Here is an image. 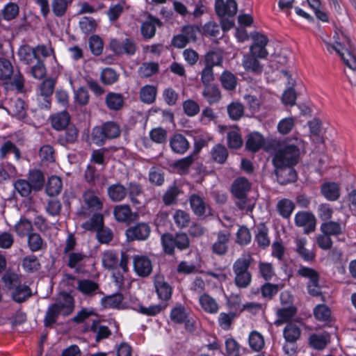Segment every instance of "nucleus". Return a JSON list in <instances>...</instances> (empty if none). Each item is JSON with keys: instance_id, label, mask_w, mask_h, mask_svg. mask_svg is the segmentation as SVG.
<instances>
[{"instance_id": "dca6fc26", "label": "nucleus", "mask_w": 356, "mask_h": 356, "mask_svg": "<svg viewBox=\"0 0 356 356\" xmlns=\"http://www.w3.org/2000/svg\"><path fill=\"white\" fill-rule=\"evenodd\" d=\"M115 219L119 222L130 223L136 215L132 212L128 204H119L113 208Z\"/></svg>"}, {"instance_id": "72a5a7b5", "label": "nucleus", "mask_w": 356, "mask_h": 356, "mask_svg": "<svg viewBox=\"0 0 356 356\" xmlns=\"http://www.w3.org/2000/svg\"><path fill=\"white\" fill-rule=\"evenodd\" d=\"M301 330L295 323H289L283 330V337L288 343H296L300 338Z\"/></svg>"}, {"instance_id": "423d86ee", "label": "nucleus", "mask_w": 356, "mask_h": 356, "mask_svg": "<svg viewBox=\"0 0 356 356\" xmlns=\"http://www.w3.org/2000/svg\"><path fill=\"white\" fill-rule=\"evenodd\" d=\"M215 10L218 16L220 17V23L223 31L231 29L234 23L232 20L225 19V17H233L237 12V3L235 0H216Z\"/></svg>"}, {"instance_id": "e2e57ef3", "label": "nucleus", "mask_w": 356, "mask_h": 356, "mask_svg": "<svg viewBox=\"0 0 356 356\" xmlns=\"http://www.w3.org/2000/svg\"><path fill=\"white\" fill-rule=\"evenodd\" d=\"M234 318L235 314L232 312H221L218 317V325L223 330H229Z\"/></svg>"}, {"instance_id": "412c9836", "label": "nucleus", "mask_w": 356, "mask_h": 356, "mask_svg": "<svg viewBox=\"0 0 356 356\" xmlns=\"http://www.w3.org/2000/svg\"><path fill=\"white\" fill-rule=\"evenodd\" d=\"M230 239V234L227 231L219 232L217 234V240L212 245L213 252L218 255H224L228 250V243Z\"/></svg>"}, {"instance_id": "393cba45", "label": "nucleus", "mask_w": 356, "mask_h": 356, "mask_svg": "<svg viewBox=\"0 0 356 356\" xmlns=\"http://www.w3.org/2000/svg\"><path fill=\"white\" fill-rule=\"evenodd\" d=\"M275 173L281 184L293 182L297 179V174L293 166L275 168Z\"/></svg>"}, {"instance_id": "f03ea898", "label": "nucleus", "mask_w": 356, "mask_h": 356, "mask_svg": "<svg viewBox=\"0 0 356 356\" xmlns=\"http://www.w3.org/2000/svg\"><path fill=\"white\" fill-rule=\"evenodd\" d=\"M273 163L275 168L296 165L299 161L300 151L305 149L304 141L298 138H287L283 141H274Z\"/></svg>"}, {"instance_id": "9d476101", "label": "nucleus", "mask_w": 356, "mask_h": 356, "mask_svg": "<svg viewBox=\"0 0 356 356\" xmlns=\"http://www.w3.org/2000/svg\"><path fill=\"white\" fill-rule=\"evenodd\" d=\"M250 188V184L248 180L244 177L237 178L232 184V192L239 200L236 204L241 209L245 208L246 196Z\"/></svg>"}, {"instance_id": "a211bd4d", "label": "nucleus", "mask_w": 356, "mask_h": 356, "mask_svg": "<svg viewBox=\"0 0 356 356\" xmlns=\"http://www.w3.org/2000/svg\"><path fill=\"white\" fill-rule=\"evenodd\" d=\"M330 341V335L327 332L313 333L308 339L309 346L314 350H322L326 348Z\"/></svg>"}, {"instance_id": "6e6552de", "label": "nucleus", "mask_w": 356, "mask_h": 356, "mask_svg": "<svg viewBox=\"0 0 356 356\" xmlns=\"http://www.w3.org/2000/svg\"><path fill=\"white\" fill-rule=\"evenodd\" d=\"M120 135V127L115 122H106L102 126L95 127L92 133V140L97 145H102L106 140L116 138Z\"/></svg>"}, {"instance_id": "3c124183", "label": "nucleus", "mask_w": 356, "mask_h": 356, "mask_svg": "<svg viewBox=\"0 0 356 356\" xmlns=\"http://www.w3.org/2000/svg\"><path fill=\"white\" fill-rule=\"evenodd\" d=\"M268 229L264 225L257 227L255 241L257 245L261 248L264 249L270 245V239L268 238Z\"/></svg>"}, {"instance_id": "9b49d317", "label": "nucleus", "mask_w": 356, "mask_h": 356, "mask_svg": "<svg viewBox=\"0 0 356 356\" xmlns=\"http://www.w3.org/2000/svg\"><path fill=\"white\" fill-rule=\"evenodd\" d=\"M76 289L85 297L89 298L103 293L97 282L86 278L77 280Z\"/></svg>"}, {"instance_id": "bf43d9fd", "label": "nucleus", "mask_w": 356, "mask_h": 356, "mask_svg": "<svg viewBox=\"0 0 356 356\" xmlns=\"http://www.w3.org/2000/svg\"><path fill=\"white\" fill-rule=\"evenodd\" d=\"M28 237V246L31 251L37 252L42 250L44 243L39 234L31 233Z\"/></svg>"}, {"instance_id": "c85d7f7f", "label": "nucleus", "mask_w": 356, "mask_h": 356, "mask_svg": "<svg viewBox=\"0 0 356 356\" xmlns=\"http://www.w3.org/2000/svg\"><path fill=\"white\" fill-rule=\"evenodd\" d=\"M296 252L305 261H312L315 258L314 252L307 249L305 246L307 240L305 237H300L296 239Z\"/></svg>"}, {"instance_id": "680f3d73", "label": "nucleus", "mask_w": 356, "mask_h": 356, "mask_svg": "<svg viewBox=\"0 0 356 356\" xmlns=\"http://www.w3.org/2000/svg\"><path fill=\"white\" fill-rule=\"evenodd\" d=\"M159 71V65L154 62L144 63L138 69L141 77H149Z\"/></svg>"}, {"instance_id": "aec40b11", "label": "nucleus", "mask_w": 356, "mask_h": 356, "mask_svg": "<svg viewBox=\"0 0 356 356\" xmlns=\"http://www.w3.org/2000/svg\"><path fill=\"white\" fill-rule=\"evenodd\" d=\"M189 203L193 212L197 216H204L207 211L209 210V204H207L204 198L199 195H191L189 197Z\"/></svg>"}, {"instance_id": "5fc2aeb1", "label": "nucleus", "mask_w": 356, "mask_h": 356, "mask_svg": "<svg viewBox=\"0 0 356 356\" xmlns=\"http://www.w3.org/2000/svg\"><path fill=\"white\" fill-rule=\"evenodd\" d=\"M15 229L18 236L21 237L27 236L32 233V223L26 219H20L15 225Z\"/></svg>"}, {"instance_id": "69168bd1", "label": "nucleus", "mask_w": 356, "mask_h": 356, "mask_svg": "<svg viewBox=\"0 0 356 356\" xmlns=\"http://www.w3.org/2000/svg\"><path fill=\"white\" fill-rule=\"evenodd\" d=\"M14 188L22 197H27L33 189L29 181L19 179L14 183Z\"/></svg>"}, {"instance_id": "4c0bfd02", "label": "nucleus", "mask_w": 356, "mask_h": 356, "mask_svg": "<svg viewBox=\"0 0 356 356\" xmlns=\"http://www.w3.org/2000/svg\"><path fill=\"white\" fill-rule=\"evenodd\" d=\"M106 106L113 111L120 110L124 104V97L120 93L110 92L105 98Z\"/></svg>"}, {"instance_id": "39448f33", "label": "nucleus", "mask_w": 356, "mask_h": 356, "mask_svg": "<svg viewBox=\"0 0 356 356\" xmlns=\"http://www.w3.org/2000/svg\"><path fill=\"white\" fill-rule=\"evenodd\" d=\"M5 286L14 289L12 297L14 301L22 302L31 296V289L26 285H22L20 277L14 273H6L2 277Z\"/></svg>"}, {"instance_id": "473e14b6", "label": "nucleus", "mask_w": 356, "mask_h": 356, "mask_svg": "<svg viewBox=\"0 0 356 356\" xmlns=\"http://www.w3.org/2000/svg\"><path fill=\"white\" fill-rule=\"evenodd\" d=\"M265 145V139L264 136L258 133L253 132L250 134L246 141V148L252 152H256Z\"/></svg>"}, {"instance_id": "7ed1b4c3", "label": "nucleus", "mask_w": 356, "mask_h": 356, "mask_svg": "<svg viewBox=\"0 0 356 356\" xmlns=\"http://www.w3.org/2000/svg\"><path fill=\"white\" fill-rule=\"evenodd\" d=\"M74 309V299L72 296L67 292H62L59 294L54 304L47 308L44 318V324L46 327L53 325L59 316H67Z\"/></svg>"}, {"instance_id": "0e129e2a", "label": "nucleus", "mask_w": 356, "mask_h": 356, "mask_svg": "<svg viewBox=\"0 0 356 356\" xmlns=\"http://www.w3.org/2000/svg\"><path fill=\"white\" fill-rule=\"evenodd\" d=\"M184 113L188 117H194L199 113L200 108L197 102L188 99L185 100L182 104Z\"/></svg>"}, {"instance_id": "20e7f679", "label": "nucleus", "mask_w": 356, "mask_h": 356, "mask_svg": "<svg viewBox=\"0 0 356 356\" xmlns=\"http://www.w3.org/2000/svg\"><path fill=\"white\" fill-rule=\"evenodd\" d=\"M253 258L250 253H244L233 264V272L235 275L234 283L237 287L245 289L251 283L252 275L248 270Z\"/></svg>"}, {"instance_id": "6e6d98bb", "label": "nucleus", "mask_w": 356, "mask_h": 356, "mask_svg": "<svg viewBox=\"0 0 356 356\" xmlns=\"http://www.w3.org/2000/svg\"><path fill=\"white\" fill-rule=\"evenodd\" d=\"M220 82L222 87L227 90H233L236 86V78L230 72L225 71L220 76Z\"/></svg>"}, {"instance_id": "603ef678", "label": "nucleus", "mask_w": 356, "mask_h": 356, "mask_svg": "<svg viewBox=\"0 0 356 356\" xmlns=\"http://www.w3.org/2000/svg\"><path fill=\"white\" fill-rule=\"evenodd\" d=\"M170 316L172 321L177 324L185 323L188 318L184 307L181 305L172 309Z\"/></svg>"}, {"instance_id": "a878e982", "label": "nucleus", "mask_w": 356, "mask_h": 356, "mask_svg": "<svg viewBox=\"0 0 356 356\" xmlns=\"http://www.w3.org/2000/svg\"><path fill=\"white\" fill-rule=\"evenodd\" d=\"M55 83L52 79H46L40 86V95L44 102L42 107L49 108L51 104L50 97L53 94Z\"/></svg>"}, {"instance_id": "f257e3e1", "label": "nucleus", "mask_w": 356, "mask_h": 356, "mask_svg": "<svg viewBox=\"0 0 356 356\" xmlns=\"http://www.w3.org/2000/svg\"><path fill=\"white\" fill-rule=\"evenodd\" d=\"M53 53V49L44 44H39L35 47L24 44L19 48L17 56L22 63L31 66L29 73L33 78L42 79L47 73L42 58L50 56Z\"/></svg>"}, {"instance_id": "2eb2a0df", "label": "nucleus", "mask_w": 356, "mask_h": 356, "mask_svg": "<svg viewBox=\"0 0 356 356\" xmlns=\"http://www.w3.org/2000/svg\"><path fill=\"white\" fill-rule=\"evenodd\" d=\"M110 47L117 54H126L131 56L134 55L136 51V44L129 38H126L122 42L113 39L111 41Z\"/></svg>"}, {"instance_id": "a19ab883", "label": "nucleus", "mask_w": 356, "mask_h": 356, "mask_svg": "<svg viewBox=\"0 0 356 356\" xmlns=\"http://www.w3.org/2000/svg\"><path fill=\"white\" fill-rule=\"evenodd\" d=\"M70 120V117L69 114L65 111H63L51 117V124L54 129L58 131L63 130L68 125Z\"/></svg>"}, {"instance_id": "09e8293b", "label": "nucleus", "mask_w": 356, "mask_h": 356, "mask_svg": "<svg viewBox=\"0 0 356 356\" xmlns=\"http://www.w3.org/2000/svg\"><path fill=\"white\" fill-rule=\"evenodd\" d=\"M63 186L62 180L57 176H51L47 181L46 192L49 196H55L60 193Z\"/></svg>"}, {"instance_id": "49530a36", "label": "nucleus", "mask_w": 356, "mask_h": 356, "mask_svg": "<svg viewBox=\"0 0 356 356\" xmlns=\"http://www.w3.org/2000/svg\"><path fill=\"white\" fill-rule=\"evenodd\" d=\"M159 24V20L154 18H149L144 22L140 26L142 35L147 39L153 38L156 33V26Z\"/></svg>"}, {"instance_id": "de8ad7c7", "label": "nucleus", "mask_w": 356, "mask_h": 356, "mask_svg": "<svg viewBox=\"0 0 356 356\" xmlns=\"http://www.w3.org/2000/svg\"><path fill=\"white\" fill-rule=\"evenodd\" d=\"M90 331L95 334L96 341L108 338L111 332L106 325H102L99 321H93L90 326Z\"/></svg>"}, {"instance_id": "c9c22d12", "label": "nucleus", "mask_w": 356, "mask_h": 356, "mask_svg": "<svg viewBox=\"0 0 356 356\" xmlns=\"http://www.w3.org/2000/svg\"><path fill=\"white\" fill-rule=\"evenodd\" d=\"M202 96L209 104H217L221 99L220 91L216 85L204 86Z\"/></svg>"}, {"instance_id": "4be33fe9", "label": "nucleus", "mask_w": 356, "mask_h": 356, "mask_svg": "<svg viewBox=\"0 0 356 356\" xmlns=\"http://www.w3.org/2000/svg\"><path fill=\"white\" fill-rule=\"evenodd\" d=\"M199 304L202 309L209 314H216L218 312L220 306L217 300L208 293H202L199 297Z\"/></svg>"}, {"instance_id": "2f4dec72", "label": "nucleus", "mask_w": 356, "mask_h": 356, "mask_svg": "<svg viewBox=\"0 0 356 356\" xmlns=\"http://www.w3.org/2000/svg\"><path fill=\"white\" fill-rule=\"evenodd\" d=\"M257 58L256 55L251 53L243 56L242 64L246 71L254 73H261L262 72L263 66Z\"/></svg>"}, {"instance_id": "c03bdc74", "label": "nucleus", "mask_w": 356, "mask_h": 356, "mask_svg": "<svg viewBox=\"0 0 356 356\" xmlns=\"http://www.w3.org/2000/svg\"><path fill=\"white\" fill-rule=\"evenodd\" d=\"M295 209V204L291 200L284 198L277 204V210L283 218H288Z\"/></svg>"}, {"instance_id": "58836bf2", "label": "nucleus", "mask_w": 356, "mask_h": 356, "mask_svg": "<svg viewBox=\"0 0 356 356\" xmlns=\"http://www.w3.org/2000/svg\"><path fill=\"white\" fill-rule=\"evenodd\" d=\"M176 240L175 234L170 233H165L161 236V242L165 253L169 255L174 254L175 249L177 248Z\"/></svg>"}, {"instance_id": "ddd939ff", "label": "nucleus", "mask_w": 356, "mask_h": 356, "mask_svg": "<svg viewBox=\"0 0 356 356\" xmlns=\"http://www.w3.org/2000/svg\"><path fill=\"white\" fill-rule=\"evenodd\" d=\"M294 221L296 226L305 227V233L308 234L315 229L316 218L311 213L299 211L295 215Z\"/></svg>"}, {"instance_id": "5701e85b", "label": "nucleus", "mask_w": 356, "mask_h": 356, "mask_svg": "<svg viewBox=\"0 0 356 356\" xmlns=\"http://www.w3.org/2000/svg\"><path fill=\"white\" fill-rule=\"evenodd\" d=\"M170 147L173 152L183 154L189 149L190 143L184 136L176 134L170 139Z\"/></svg>"}, {"instance_id": "a18cd8bd", "label": "nucleus", "mask_w": 356, "mask_h": 356, "mask_svg": "<svg viewBox=\"0 0 356 356\" xmlns=\"http://www.w3.org/2000/svg\"><path fill=\"white\" fill-rule=\"evenodd\" d=\"M248 343L250 348L257 352L262 350L265 345L264 337L261 334L255 330L250 333Z\"/></svg>"}, {"instance_id": "f704fd0d", "label": "nucleus", "mask_w": 356, "mask_h": 356, "mask_svg": "<svg viewBox=\"0 0 356 356\" xmlns=\"http://www.w3.org/2000/svg\"><path fill=\"white\" fill-rule=\"evenodd\" d=\"M323 196L330 201H335L340 196V189L337 184L327 182L322 185L321 188Z\"/></svg>"}, {"instance_id": "f3484780", "label": "nucleus", "mask_w": 356, "mask_h": 356, "mask_svg": "<svg viewBox=\"0 0 356 356\" xmlns=\"http://www.w3.org/2000/svg\"><path fill=\"white\" fill-rule=\"evenodd\" d=\"M6 110L10 115L18 119H24L26 117V105L22 99H10L6 104Z\"/></svg>"}, {"instance_id": "4468645a", "label": "nucleus", "mask_w": 356, "mask_h": 356, "mask_svg": "<svg viewBox=\"0 0 356 356\" xmlns=\"http://www.w3.org/2000/svg\"><path fill=\"white\" fill-rule=\"evenodd\" d=\"M151 229L147 223L140 222L129 227L126 234L131 240L145 241L150 234Z\"/></svg>"}, {"instance_id": "f8f14e48", "label": "nucleus", "mask_w": 356, "mask_h": 356, "mask_svg": "<svg viewBox=\"0 0 356 356\" xmlns=\"http://www.w3.org/2000/svg\"><path fill=\"white\" fill-rule=\"evenodd\" d=\"M133 266L134 272L142 277L149 276L152 271V262L146 256H134L133 257Z\"/></svg>"}, {"instance_id": "0eeeda50", "label": "nucleus", "mask_w": 356, "mask_h": 356, "mask_svg": "<svg viewBox=\"0 0 356 356\" xmlns=\"http://www.w3.org/2000/svg\"><path fill=\"white\" fill-rule=\"evenodd\" d=\"M337 45H327V51H335L341 58L344 64L352 70L351 74L346 73V75L352 85H356V51L344 49L339 42H336Z\"/></svg>"}, {"instance_id": "4d7b16f0", "label": "nucleus", "mask_w": 356, "mask_h": 356, "mask_svg": "<svg viewBox=\"0 0 356 356\" xmlns=\"http://www.w3.org/2000/svg\"><path fill=\"white\" fill-rule=\"evenodd\" d=\"M173 219L175 225L180 229L188 227L191 220L189 213L183 210H177L173 215Z\"/></svg>"}, {"instance_id": "e433bc0d", "label": "nucleus", "mask_w": 356, "mask_h": 356, "mask_svg": "<svg viewBox=\"0 0 356 356\" xmlns=\"http://www.w3.org/2000/svg\"><path fill=\"white\" fill-rule=\"evenodd\" d=\"M157 88L152 85H145L143 86L139 92L140 99L142 102L151 104L156 100Z\"/></svg>"}, {"instance_id": "6ab92c4d", "label": "nucleus", "mask_w": 356, "mask_h": 356, "mask_svg": "<svg viewBox=\"0 0 356 356\" xmlns=\"http://www.w3.org/2000/svg\"><path fill=\"white\" fill-rule=\"evenodd\" d=\"M67 266L75 272L79 273L85 266V263L88 257L86 254L81 252H71L66 254Z\"/></svg>"}, {"instance_id": "37998d69", "label": "nucleus", "mask_w": 356, "mask_h": 356, "mask_svg": "<svg viewBox=\"0 0 356 356\" xmlns=\"http://www.w3.org/2000/svg\"><path fill=\"white\" fill-rule=\"evenodd\" d=\"M210 153L212 159L220 164L224 163L228 157L227 148L221 144L215 145L211 149Z\"/></svg>"}, {"instance_id": "cd10ccee", "label": "nucleus", "mask_w": 356, "mask_h": 356, "mask_svg": "<svg viewBox=\"0 0 356 356\" xmlns=\"http://www.w3.org/2000/svg\"><path fill=\"white\" fill-rule=\"evenodd\" d=\"M83 198L87 207L93 211H100L103 207V202L93 190H87L83 195Z\"/></svg>"}, {"instance_id": "79ce46f5", "label": "nucleus", "mask_w": 356, "mask_h": 356, "mask_svg": "<svg viewBox=\"0 0 356 356\" xmlns=\"http://www.w3.org/2000/svg\"><path fill=\"white\" fill-rule=\"evenodd\" d=\"M123 299V296L121 293H117L104 297L101 300V302L104 308L120 309Z\"/></svg>"}, {"instance_id": "8fccbe9b", "label": "nucleus", "mask_w": 356, "mask_h": 356, "mask_svg": "<svg viewBox=\"0 0 356 356\" xmlns=\"http://www.w3.org/2000/svg\"><path fill=\"white\" fill-rule=\"evenodd\" d=\"M10 153L14 154L16 160L21 157V152L15 144L7 140L0 147V158L5 159Z\"/></svg>"}, {"instance_id": "b1692460", "label": "nucleus", "mask_w": 356, "mask_h": 356, "mask_svg": "<svg viewBox=\"0 0 356 356\" xmlns=\"http://www.w3.org/2000/svg\"><path fill=\"white\" fill-rule=\"evenodd\" d=\"M297 309L293 305L284 306L280 309H278L276 312L277 320L275 321V324L277 326H280L285 323H291V321L296 315Z\"/></svg>"}, {"instance_id": "774afa93", "label": "nucleus", "mask_w": 356, "mask_h": 356, "mask_svg": "<svg viewBox=\"0 0 356 356\" xmlns=\"http://www.w3.org/2000/svg\"><path fill=\"white\" fill-rule=\"evenodd\" d=\"M225 343L227 356H241V346L235 339H227Z\"/></svg>"}, {"instance_id": "bb28decb", "label": "nucleus", "mask_w": 356, "mask_h": 356, "mask_svg": "<svg viewBox=\"0 0 356 356\" xmlns=\"http://www.w3.org/2000/svg\"><path fill=\"white\" fill-rule=\"evenodd\" d=\"M107 194L113 202H121L127 195V188L120 183L110 185L107 188Z\"/></svg>"}, {"instance_id": "338daca9", "label": "nucleus", "mask_w": 356, "mask_h": 356, "mask_svg": "<svg viewBox=\"0 0 356 356\" xmlns=\"http://www.w3.org/2000/svg\"><path fill=\"white\" fill-rule=\"evenodd\" d=\"M314 315L319 321H327L330 318L331 311L325 305H318L314 309Z\"/></svg>"}, {"instance_id": "ea45409f", "label": "nucleus", "mask_w": 356, "mask_h": 356, "mask_svg": "<svg viewBox=\"0 0 356 356\" xmlns=\"http://www.w3.org/2000/svg\"><path fill=\"white\" fill-rule=\"evenodd\" d=\"M343 227L340 222L329 220L321 225V231L330 236H337L342 234Z\"/></svg>"}, {"instance_id": "864d4df0", "label": "nucleus", "mask_w": 356, "mask_h": 356, "mask_svg": "<svg viewBox=\"0 0 356 356\" xmlns=\"http://www.w3.org/2000/svg\"><path fill=\"white\" fill-rule=\"evenodd\" d=\"M29 181L33 190L38 191L41 189L44 181L43 174L38 170H33L30 171L29 175Z\"/></svg>"}, {"instance_id": "c756f323", "label": "nucleus", "mask_w": 356, "mask_h": 356, "mask_svg": "<svg viewBox=\"0 0 356 356\" xmlns=\"http://www.w3.org/2000/svg\"><path fill=\"white\" fill-rule=\"evenodd\" d=\"M102 263L104 268L114 270L119 266L118 253L114 250H106L102 254Z\"/></svg>"}, {"instance_id": "13d9d810", "label": "nucleus", "mask_w": 356, "mask_h": 356, "mask_svg": "<svg viewBox=\"0 0 356 356\" xmlns=\"http://www.w3.org/2000/svg\"><path fill=\"white\" fill-rule=\"evenodd\" d=\"M13 73L11 63L6 58H0V79L3 81L10 79Z\"/></svg>"}, {"instance_id": "1a4fd4ad", "label": "nucleus", "mask_w": 356, "mask_h": 356, "mask_svg": "<svg viewBox=\"0 0 356 356\" xmlns=\"http://www.w3.org/2000/svg\"><path fill=\"white\" fill-rule=\"evenodd\" d=\"M297 275L308 280L307 289L309 295L318 296L321 294L319 284V274L314 268L301 266L297 270Z\"/></svg>"}, {"instance_id": "052dcab7", "label": "nucleus", "mask_w": 356, "mask_h": 356, "mask_svg": "<svg viewBox=\"0 0 356 356\" xmlns=\"http://www.w3.org/2000/svg\"><path fill=\"white\" fill-rule=\"evenodd\" d=\"M223 57L218 51H210L205 55V65L213 67L222 65Z\"/></svg>"}, {"instance_id": "7c9ffc66", "label": "nucleus", "mask_w": 356, "mask_h": 356, "mask_svg": "<svg viewBox=\"0 0 356 356\" xmlns=\"http://www.w3.org/2000/svg\"><path fill=\"white\" fill-rule=\"evenodd\" d=\"M156 293L160 299L167 300L171 297L172 288L161 276H157L154 281Z\"/></svg>"}]
</instances>
